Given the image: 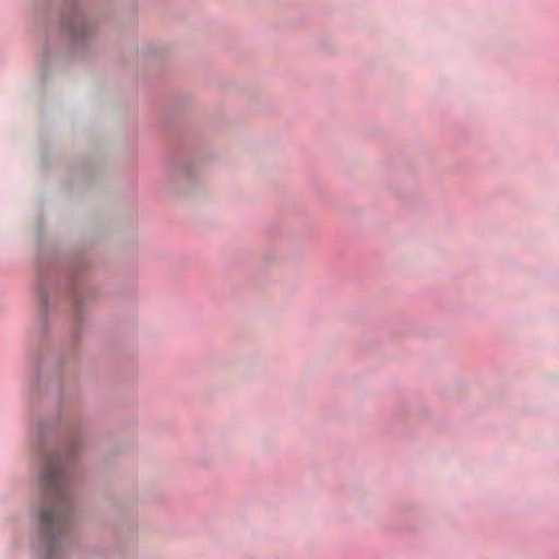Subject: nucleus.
I'll return each mask as SVG.
<instances>
[{
    "label": "nucleus",
    "mask_w": 559,
    "mask_h": 559,
    "mask_svg": "<svg viewBox=\"0 0 559 559\" xmlns=\"http://www.w3.org/2000/svg\"><path fill=\"white\" fill-rule=\"evenodd\" d=\"M44 490L40 508V537L47 552L61 547L71 524V501L64 473V459L57 455L47 457L40 473Z\"/></svg>",
    "instance_id": "1"
}]
</instances>
